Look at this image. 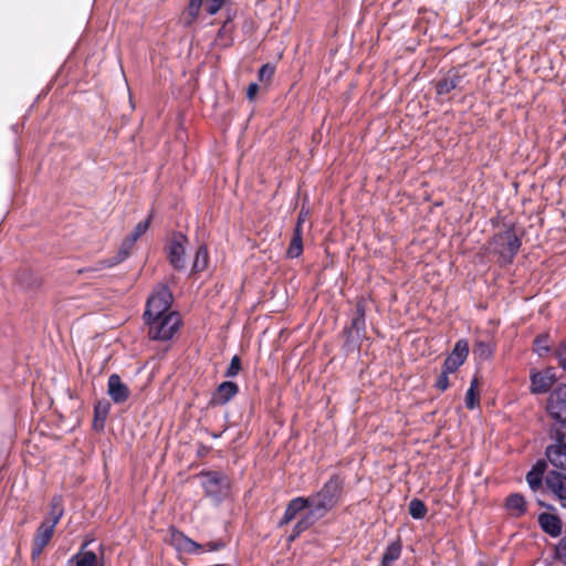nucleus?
<instances>
[{
	"mask_svg": "<svg viewBox=\"0 0 566 566\" xmlns=\"http://www.w3.org/2000/svg\"><path fill=\"white\" fill-rule=\"evenodd\" d=\"M344 494L345 478L339 473H333L318 491L308 496H295L290 500L282 518L277 522V526L282 527L291 523L298 514L304 512L287 537L289 542H293L337 507L343 501Z\"/></svg>",
	"mask_w": 566,
	"mask_h": 566,
	"instance_id": "nucleus-1",
	"label": "nucleus"
},
{
	"mask_svg": "<svg viewBox=\"0 0 566 566\" xmlns=\"http://www.w3.org/2000/svg\"><path fill=\"white\" fill-rule=\"evenodd\" d=\"M366 332V303L360 298L355 306L354 315L348 325L343 328L345 337L343 352L346 355L356 353L360 354L363 340L367 339Z\"/></svg>",
	"mask_w": 566,
	"mask_h": 566,
	"instance_id": "nucleus-2",
	"label": "nucleus"
},
{
	"mask_svg": "<svg viewBox=\"0 0 566 566\" xmlns=\"http://www.w3.org/2000/svg\"><path fill=\"white\" fill-rule=\"evenodd\" d=\"M504 227L503 231L492 235L491 245L492 252L499 256L500 264L509 265L517 255L522 247V239L515 232V223H504Z\"/></svg>",
	"mask_w": 566,
	"mask_h": 566,
	"instance_id": "nucleus-3",
	"label": "nucleus"
},
{
	"mask_svg": "<svg viewBox=\"0 0 566 566\" xmlns=\"http://www.w3.org/2000/svg\"><path fill=\"white\" fill-rule=\"evenodd\" d=\"M552 441L546 449L547 461L556 469L566 471V421L554 422L548 429Z\"/></svg>",
	"mask_w": 566,
	"mask_h": 566,
	"instance_id": "nucleus-4",
	"label": "nucleus"
},
{
	"mask_svg": "<svg viewBox=\"0 0 566 566\" xmlns=\"http://www.w3.org/2000/svg\"><path fill=\"white\" fill-rule=\"evenodd\" d=\"M205 495L214 505H220L230 494L229 478L220 471L203 470L199 473Z\"/></svg>",
	"mask_w": 566,
	"mask_h": 566,
	"instance_id": "nucleus-5",
	"label": "nucleus"
},
{
	"mask_svg": "<svg viewBox=\"0 0 566 566\" xmlns=\"http://www.w3.org/2000/svg\"><path fill=\"white\" fill-rule=\"evenodd\" d=\"M148 327V336L153 340H170L181 326V319L178 313L158 316L157 318L145 321Z\"/></svg>",
	"mask_w": 566,
	"mask_h": 566,
	"instance_id": "nucleus-6",
	"label": "nucleus"
},
{
	"mask_svg": "<svg viewBox=\"0 0 566 566\" xmlns=\"http://www.w3.org/2000/svg\"><path fill=\"white\" fill-rule=\"evenodd\" d=\"M174 302V295L167 285L160 286L156 290L146 302L145 312L143 314L144 321L157 318L172 313L170 307Z\"/></svg>",
	"mask_w": 566,
	"mask_h": 566,
	"instance_id": "nucleus-7",
	"label": "nucleus"
},
{
	"mask_svg": "<svg viewBox=\"0 0 566 566\" xmlns=\"http://www.w3.org/2000/svg\"><path fill=\"white\" fill-rule=\"evenodd\" d=\"M188 241L186 234L175 231L167 244V259L170 265L178 272H182L187 268L186 245Z\"/></svg>",
	"mask_w": 566,
	"mask_h": 566,
	"instance_id": "nucleus-8",
	"label": "nucleus"
},
{
	"mask_svg": "<svg viewBox=\"0 0 566 566\" xmlns=\"http://www.w3.org/2000/svg\"><path fill=\"white\" fill-rule=\"evenodd\" d=\"M546 410L555 422L566 421V384L553 389L547 399Z\"/></svg>",
	"mask_w": 566,
	"mask_h": 566,
	"instance_id": "nucleus-9",
	"label": "nucleus"
},
{
	"mask_svg": "<svg viewBox=\"0 0 566 566\" xmlns=\"http://www.w3.org/2000/svg\"><path fill=\"white\" fill-rule=\"evenodd\" d=\"M470 352L469 342L465 338L457 340L451 353L444 359L442 367L451 373H455L467 360Z\"/></svg>",
	"mask_w": 566,
	"mask_h": 566,
	"instance_id": "nucleus-10",
	"label": "nucleus"
},
{
	"mask_svg": "<svg viewBox=\"0 0 566 566\" xmlns=\"http://www.w3.org/2000/svg\"><path fill=\"white\" fill-rule=\"evenodd\" d=\"M530 380L532 394H546L557 380L556 370L554 367H547L544 370L534 371Z\"/></svg>",
	"mask_w": 566,
	"mask_h": 566,
	"instance_id": "nucleus-11",
	"label": "nucleus"
},
{
	"mask_svg": "<svg viewBox=\"0 0 566 566\" xmlns=\"http://www.w3.org/2000/svg\"><path fill=\"white\" fill-rule=\"evenodd\" d=\"M107 395L114 403L120 405L128 400L130 389L118 374H111L107 380Z\"/></svg>",
	"mask_w": 566,
	"mask_h": 566,
	"instance_id": "nucleus-12",
	"label": "nucleus"
},
{
	"mask_svg": "<svg viewBox=\"0 0 566 566\" xmlns=\"http://www.w3.org/2000/svg\"><path fill=\"white\" fill-rule=\"evenodd\" d=\"M239 392V386L232 380H224L220 382L216 390L212 392L209 400V406H223L228 403Z\"/></svg>",
	"mask_w": 566,
	"mask_h": 566,
	"instance_id": "nucleus-13",
	"label": "nucleus"
},
{
	"mask_svg": "<svg viewBox=\"0 0 566 566\" xmlns=\"http://www.w3.org/2000/svg\"><path fill=\"white\" fill-rule=\"evenodd\" d=\"M546 488L557 497L563 507H566V474L549 471L545 476Z\"/></svg>",
	"mask_w": 566,
	"mask_h": 566,
	"instance_id": "nucleus-14",
	"label": "nucleus"
},
{
	"mask_svg": "<svg viewBox=\"0 0 566 566\" xmlns=\"http://www.w3.org/2000/svg\"><path fill=\"white\" fill-rule=\"evenodd\" d=\"M463 81V76L455 67L450 69L442 78L434 83V91L437 95L442 96L450 93L453 90L461 88L460 85Z\"/></svg>",
	"mask_w": 566,
	"mask_h": 566,
	"instance_id": "nucleus-15",
	"label": "nucleus"
},
{
	"mask_svg": "<svg viewBox=\"0 0 566 566\" xmlns=\"http://www.w3.org/2000/svg\"><path fill=\"white\" fill-rule=\"evenodd\" d=\"M538 524L544 533L551 537H558L562 534L563 523L556 514L541 513Z\"/></svg>",
	"mask_w": 566,
	"mask_h": 566,
	"instance_id": "nucleus-16",
	"label": "nucleus"
},
{
	"mask_svg": "<svg viewBox=\"0 0 566 566\" xmlns=\"http://www.w3.org/2000/svg\"><path fill=\"white\" fill-rule=\"evenodd\" d=\"M171 537L176 548L179 551L187 554H199L201 552V545L199 543L175 527L171 528Z\"/></svg>",
	"mask_w": 566,
	"mask_h": 566,
	"instance_id": "nucleus-17",
	"label": "nucleus"
},
{
	"mask_svg": "<svg viewBox=\"0 0 566 566\" xmlns=\"http://www.w3.org/2000/svg\"><path fill=\"white\" fill-rule=\"evenodd\" d=\"M111 410V402L106 399L98 400L94 405L93 430L101 432L105 428V421Z\"/></svg>",
	"mask_w": 566,
	"mask_h": 566,
	"instance_id": "nucleus-18",
	"label": "nucleus"
},
{
	"mask_svg": "<svg viewBox=\"0 0 566 566\" xmlns=\"http://www.w3.org/2000/svg\"><path fill=\"white\" fill-rule=\"evenodd\" d=\"M505 507L514 517H521L527 512V503L521 493H512L505 499Z\"/></svg>",
	"mask_w": 566,
	"mask_h": 566,
	"instance_id": "nucleus-19",
	"label": "nucleus"
},
{
	"mask_svg": "<svg viewBox=\"0 0 566 566\" xmlns=\"http://www.w3.org/2000/svg\"><path fill=\"white\" fill-rule=\"evenodd\" d=\"M55 526H56V520L55 521L44 520L39 525V527L35 532V535L33 537V542L36 543L41 547H45L53 536Z\"/></svg>",
	"mask_w": 566,
	"mask_h": 566,
	"instance_id": "nucleus-20",
	"label": "nucleus"
},
{
	"mask_svg": "<svg viewBox=\"0 0 566 566\" xmlns=\"http://www.w3.org/2000/svg\"><path fill=\"white\" fill-rule=\"evenodd\" d=\"M234 25L230 24V19H226L221 25V28L218 30L217 36H216V44L219 48L226 49L230 48L233 44L234 38Z\"/></svg>",
	"mask_w": 566,
	"mask_h": 566,
	"instance_id": "nucleus-21",
	"label": "nucleus"
},
{
	"mask_svg": "<svg viewBox=\"0 0 566 566\" xmlns=\"http://www.w3.org/2000/svg\"><path fill=\"white\" fill-rule=\"evenodd\" d=\"M17 283L24 291H35L40 287L41 280L31 270H23L18 274Z\"/></svg>",
	"mask_w": 566,
	"mask_h": 566,
	"instance_id": "nucleus-22",
	"label": "nucleus"
},
{
	"mask_svg": "<svg viewBox=\"0 0 566 566\" xmlns=\"http://www.w3.org/2000/svg\"><path fill=\"white\" fill-rule=\"evenodd\" d=\"M402 545L400 539L389 543L382 553L380 566H390L401 555Z\"/></svg>",
	"mask_w": 566,
	"mask_h": 566,
	"instance_id": "nucleus-23",
	"label": "nucleus"
},
{
	"mask_svg": "<svg viewBox=\"0 0 566 566\" xmlns=\"http://www.w3.org/2000/svg\"><path fill=\"white\" fill-rule=\"evenodd\" d=\"M303 252V238L302 230H300V226L294 228L293 237L290 241L289 248L286 250V258L289 259H297Z\"/></svg>",
	"mask_w": 566,
	"mask_h": 566,
	"instance_id": "nucleus-24",
	"label": "nucleus"
},
{
	"mask_svg": "<svg viewBox=\"0 0 566 566\" xmlns=\"http://www.w3.org/2000/svg\"><path fill=\"white\" fill-rule=\"evenodd\" d=\"M209 254L206 244H200L195 253V259L191 265V273L202 272L208 265Z\"/></svg>",
	"mask_w": 566,
	"mask_h": 566,
	"instance_id": "nucleus-25",
	"label": "nucleus"
},
{
	"mask_svg": "<svg viewBox=\"0 0 566 566\" xmlns=\"http://www.w3.org/2000/svg\"><path fill=\"white\" fill-rule=\"evenodd\" d=\"M479 381L476 377L470 382V387L465 394V407L469 410H473L479 406V392H478Z\"/></svg>",
	"mask_w": 566,
	"mask_h": 566,
	"instance_id": "nucleus-26",
	"label": "nucleus"
},
{
	"mask_svg": "<svg viewBox=\"0 0 566 566\" xmlns=\"http://www.w3.org/2000/svg\"><path fill=\"white\" fill-rule=\"evenodd\" d=\"M132 248H133V245H128L127 239H125L123 241L118 252L116 253V255L104 261L105 266L112 268V266L117 265V264L122 263L123 261H125L128 258Z\"/></svg>",
	"mask_w": 566,
	"mask_h": 566,
	"instance_id": "nucleus-27",
	"label": "nucleus"
},
{
	"mask_svg": "<svg viewBox=\"0 0 566 566\" xmlns=\"http://www.w3.org/2000/svg\"><path fill=\"white\" fill-rule=\"evenodd\" d=\"M151 217L153 216L149 214L147 219H145L143 221H139L135 226V228L132 231V233L126 238L128 245H134L135 242L148 230Z\"/></svg>",
	"mask_w": 566,
	"mask_h": 566,
	"instance_id": "nucleus-28",
	"label": "nucleus"
},
{
	"mask_svg": "<svg viewBox=\"0 0 566 566\" xmlns=\"http://www.w3.org/2000/svg\"><path fill=\"white\" fill-rule=\"evenodd\" d=\"M202 6V0H189V3L186 8L187 18L184 19V24L189 27L192 22L198 18L200 8Z\"/></svg>",
	"mask_w": 566,
	"mask_h": 566,
	"instance_id": "nucleus-29",
	"label": "nucleus"
},
{
	"mask_svg": "<svg viewBox=\"0 0 566 566\" xmlns=\"http://www.w3.org/2000/svg\"><path fill=\"white\" fill-rule=\"evenodd\" d=\"M50 506H51V511H50V518H46L48 521H55L56 520V524L59 523V521L61 520V517L63 516L64 514V509H63V499L61 495H54L51 500V503H50Z\"/></svg>",
	"mask_w": 566,
	"mask_h": 566,
	"instance_id": "nucleus-30",
	"label": "nucleus"
},
{
	"mask_svg": "<svg viewBox=\"0 0 566 566\" xmlns=\"http://www.w3.org/2000/svg\"><path fill=\"white\" fill-rule=\"evenodd\" d=\"M427 511V506L422 500L415 497L409 502V514L412 518H424Z\"/></svg>",
	"mask_w": 566,
	"mask_h": 566,
	"instance_id": "nucleus-31",
	"label": "nucleus"
},
{
	"mask_svg": "<svg viewBox=\"0 0 566 566\" xmlns=\"http://www.w3.org/2000/svg\"><path fill=\"white\" fill-rule=\"evenodd\" d=\"M549 335L548 334H539L534 339V352L538 354V356H544L549 353Z\"/></svg>",
	"mask_w": 566,
	"mask_h": 566,
	"instance_id": "nucleus-32",
	"label": "nucleus"
},
{
	"mask_svg": "<svg viewBox=\"0 0 566 566\" xmlns=\"http://www.w3.org/2000/svg\"><path fill=\"white\" fill-rule=\"evenodd\" d=\"M473 354L482 359V360H485V359H489L490 357H492L493 355V350H492V347L490 345L489 342H485V340H478L475 344H474V347H473Z\"/></svg>",
	"mask_w": 566,
	"mask_h": 566,
	"instance_id": "nucleus-33",
	"label": "nucleus"
},
{
	"mask_svg": "<svg viewBox=\"0 0 566 566\" xmlns=\"http://www.w3.org/2000/svg\"><path fill=\"white\" fill-rule=\"evenodd\" d=\"M543 468L541 470H537L536 468H533L527 474H526V482L531 490L535 491L539 489L543 484Z\"/></svg>",
	"mask_w": 566,
	"mask_h": 566,
	"instance_id": "nucleus-34",
	"label": "nucleus"
},
{
	"mask_svg": "<svg viewBox=\"0 0 566 566\" xmlns=\"http://www.w3.org/2000/svg\"><path fill=\"white\" fill-rule=\"evenodd\" d=\"M241 368H242L241 358H240V356L234 355V356H232L230 364H229L227 370L224 371L223 376L226 378H234L235 376L239 375Z\"/></svg>",
	"mask_w": 566,
	"mask_h": 566,
	"instance_id": "nucleus-35",
	"label": "nucleus"
},
{
	"mask_svg": "<svg viewBox=\"0 0 566 566\" xmlns=\"http://www.w3.org/2000/svg\"><path fill=\"white\" fill-rule=\"evenodd\" d=\"M275 73V66L271 63L263 64L258 72V77L261 82L270 81Z\"/></svg>",
	"mask_w": 566,
	"mask_h": 566,
	"instance_id": "nucleus-36",
	"label": "nucleus"
},
{
	"mask_svg": "<svg viewBox=\"0 0 566 566\" xmlns=\"http://www.w3.org/2000/svg\"><path fill=\"white\" fill-rule=\"evenodd\" d=\"M449 374H452L451 371L446 370L442 367L441 374L438 376L434 382V388L440 391H446L449 387Z\"/></svg>",
	"mask_w": 566,
	"mask_h": 566,
	"instance_id": "nucleus-37",
	"label": "nucleus"
},
{
	"mask_svg": "<svg viewBox=\"0 0 566 566\" xmlns=\"http://www.w3.org/2000/svg\"><path fill=\"white\" fill-rule=\"evenodd\" d=\"M227 0H207L206 11L209 15L217 14Z\"/></svg>",
	"mask_w": 566,
	"mask_h": 566,
	"instance_id": "nucleus-38",
	"label": "nucleus"
},
{
	"mask_svg": "<svg viewBox=\"0 0 566 566\" xmlns=\"http://www.w3.org/2000/svg\"><path fill=\"white\" fill-rule=\"evenodd\" d=\"M557 356L559 366L566 370V342L560 344Z\"/></svg>",
	"mask_w": 566,
	"mask_h": 566,
	"instance_id": "nucleus-39",
	"label": "nucleus"
},
{
	"mask_svg": "<svg viewBox=\"0 0 566 566\" xmlns=\"http://www.w3.org/2000/svg\"><path fill=\"white\" fill-rule=\"evenodd\" d=\"M259 90H260V86L258 83L249 84V86L247 88V98L249 101H253L255 98L256 94L259 93Z\"/></svg>",
	"mask_w": 566,
	"mask_h": 566,
	"instance_id": "nucleus-40",
	"label": "nucleus"
},
{
	"mask_svg": "<svg viewBox=\"0 0 566 566\" xmlns=\"http://www.w3.org/2000/svg\"><path fill=\"white\" fill-rule=\"evenodd\" d=\"M44 547L39 546L36 543H32V551H31V557L32 559H36L41 553L43 552Z\"/></svg>",
	"mask_w": 566,
	"mask_h": 566,
	"instance_id": "nucleus-41",
	"label": "nucleus"
},
{
	"mask_svg": "<svg viewBox=\"0 0 566 566\" xmlns=\"http://www.w3.org/2000/svg\"><path fill=\"white\" fill-rule=\"evenodd\" d=\"M223 546H224V544L221 541L209 542L208 551L209 552L220 551L221 548H223Z\"/></svg>",
	"mask_w": 566,
	"mask_h": 566,
	"instance_id": "nucleus-42",
	"label": "nucleus"
},
{
	"mask_svg": "<svg viewBox=\"0 0 566 566\" xmlns=\"http://www.w3.org/2000/svg\"><path fill=\"white\" fill-rule=\"evenodd\" d=\"M307 212L308 211H305L304 208H302V210L298 213L297 222H296L295 227L300 226V230H302V224H303V222L305 220V217H306Z\"/></svg>",
	"mask_w": 566,
	"mask_h": 566,
	"instance_id": "nucleus-43",
	"label": "nucleus"
},
{
	"mask_svg": "<svg viewBox=\"0 0 566 566\" xmlns=\"http://www.w3.org/2000/svg\"><path fill=\"white\" fill-rule=\"evenodd\" d=\"M533 468H536L537 470H541V468H543L544 472L546 469V462L544 460H538Z\"/></svg>",
	"mask_w": 566,
	"mask_h": 566,
	"instance_id": "nucleus-44",
	"label": "nucleus"
},
{
	"mask_svg": "<svg viewBox=\"0 0 566 566\" xmlns=\"http://www.w3.org/2000/svg\"><path fill=\"white\" fill-rule=\"evenodd\" d=\"M235 17V12L234 11H231L229 8L227 9V18L226 19H230V24H233L232 21Z\"/></svg>",
	"mask_w": 566,
	"mask_h": 566,
	"instance_id": "nucleus-45",
	"label": "nucleus"
},
{
	"mask_svg": "<svg viewBox=\"0 0 566 566\" xmlns=\"http://www.w3.org/2000/svg\"><path fill=\"white\" fill-rule=\"evenodd\" d=\"M537 503L538 505L543 506V507H546L548 510H553V506L552 505H548L546 504L545 502L541 501V500H537Z\"/></svg>",
	"mask_w": 566,
	"mask_h": 566,
	"instance_id": "nucleus-46",
	"label": "nucleus"
},
{
	"mask_svg": "<svg viewBox=\"0 0 566 566\" xmlns=\"http://www.w3.org/2000/svg\"><path fill=\"white\" fill-rule=\"evenodd\" d=\"M211 437H212L213 439H218V438H220V437H221V433L212 432V433H211Z\"/></svg>",
	"mask_w": 566,
	"mask_h": 566,
	"instance_id": "nucleus-47",
	"label": "nucleus"
}]
</instances>
